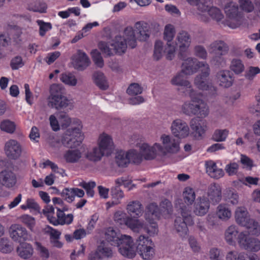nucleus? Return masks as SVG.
<instances>
[{
    "mask_svg": "<svg viewBox=\"0 0 260 260\" xmlns=\"http://www.w3.org/2000/svg\"><path fill=\"white\" fill-rule=\"evenodd\" d=\"M184 201L177 199L175 203V208L181 214L183 219L178 217L175 220V228L179 235L183 238L185 237L188 233L187 225L193 223L192 217L190 216L191 209L190 206L192 204L196 199L194 190L189 187H185L182 194Z\"/></svg>",
    "mask_w": 260,
    "mask_h": 260,
    "instance_id": "1",
    "label": "nucleus"
},
{
    "mask_svg": "<svg viewBox=\"0 0 260 260\" xmlns=\"http://www.w3.org/2000/svg\"><path fill=\"white\" fill-rule=\"evenodd\" d=\"M199 70H200L201 74L194 78V86L203 91L214 90V86L209 78L210 69L208 63L192 57L187 58L182 63V71L185 75L193 74Z\"/></svg>",
    "mask_w": 260,
    "mask_h": 260,
    "instance_id": "2",
    "label": "nucleus"
},
{
    "mask_svg": "<svg viewBox=\"0 0 260 260\" xmlns=\"http://www.w3.org/2000/svg\"><path fill=\"white\" fill-rule=\"evenodd\" d=\"M137 46V38L135 30L131 26L125 28L122 36H117L110 44L105 42H101L98 45L100 50L108 56L112 55L114 53L119 54L123 53L127 46L132 48Z\"/></svg>",
    "mask_w": 260,
    "mask_h": 260,
    "instance_id": "3",
    "label": "nucleus"
},
{
    "mask_svg": "<svg viewBox=\"0 0 260 260\" xmlns=\"http://www.w3.org/2000/svg\"><path fill=\"white\" fill-rule=\"evenodd\" d=\"M60 127L68 128L62 136L61 142L69 147L77 146L83 140L84 134L81 121L76 118H71L66 114L60 113Z\"/></svg>",
    "mask_w": 260,
    "mask_h": 260,
    "instance_id": "4",
    "label": "nucleus"
},
{
    "mask_svg": "<svg viewBox=\"0 0 260 260\" xmlns=\"http://www.w3.org/2000/svg\"><path fill=\"white\" fill-rule=\"evenodd\" d=\"M238 6L234 2L228 3L224 7L226 15L225 24L232 28L240 26L244 20V13H251L254 10L251 0H238Z\"/></svg>",
    "mask_w": 260,
    "mask_h": 260,
    "instance_id": "5",
    "label": "nucleus"
},
{
    "mask_svg": "<svg viewBox=\"0 0 260 260\" xmlns=\"http://www.w3.org/2000/svg\"><path fill=\"white\" fill-rule=\"evenodd\" d=\"M103 233L107 242L117 246L122 256L128 258H133L136 256L134 241L131 236L121 234L119 231L113 227L105 228Z\"/></svg>",
    "mask_w": 260,
    "mask_h": 260,
    "instance_id": "6",
    "label": "nucleus"
},
{
    "mask_svg": "<svg viewBox=\"0 0 260 260\" xmlns=\"http://www.w3.org/2000/svg\"><path fill=\"white\" fill-rule=\"evenodd\" d=\"M159 140L161 143L156 142L152 146H143V150L147 151L146 156L148 158H155L158 155L165 156L168 154H174L179 151V142L172 136L163 134L160 135Z\"/></svg>",
    "mask_w": 260,
    "mask_h": 260,
    "instance_id": "7",
    "label": "nucleus"
},
{
    "mask_svg": "<svg viewBox=\"0 0 260 260\" xmlns=\"http://www.w3.org/2000/svg\"><path fill=\"white\" fill-rule=\"evenodd\" d=\"M184 95H188L190 101L185 102L181 106V112L189 116L198 115L200 117H206L209 112L207 104L203 100V94L194 89L192 90Z\"/></svg>",
    "mask_w": 260,
    "mask_h": 260,
    "instance_id": "8",
    "label": "nucleus"
},
{
    "mask_svg": "<svg viewBox=\"0 0 260 260\" xmlns=\"http://www.w3.org/2000/svg\"><path fill=\"white\" fill-rule=\"evenodd\" d=\"M160 212L157 205L154 203L148 205L145 209L144 218L148 224L146 225L143 220L144 227L141 230H143L150 236H154L158 233V228L156 221L159 220L160 217Z\"/></svg>",
    "mask_w": 260,
    "mask_h": 260,
    "instance_id": "9",
    "label": "nucleus"
},
{
    "mask_svg": "<svg viewBox=\"0 0 260 260\" xmlns=\"http://www.w3.org/2000/svg\"><path fill=\"white\" fill-rule=\"evenodd\" d=\"M136 250L144 260H151L155 255V245L148 236L140 235L135 242Z\"/></svg>",
    "mask_w": 260,
    "mask_h": 260,
    "instance_id": "10",
    "label": "nucleus"
},
{
    "mask_svg": "<svg viewBox=\"0 0 260 260\" xmlns=\"http://www.w3.org/2000/svg\"><path fill=\"white\" fill-rule=\"evenodd\" d=\"M113 219L117 224L120 225H125L134 232L140 233L144 227L142 220L128 216L123 211H116L114 214Z\"/></svg>",
    "mask_w": 260,
    "mask_h": 260,
    "instance_id": "11",
    "label": "nucleus"
},
{
    "mask_svg": "<svg viewBox=\"0 0 260 260\" xmlns=\"http://www.w3.org/2000/svg\"><path fill=\"white\" fill-rule=\"evenodd\" d=\"M170 128L174 136L178 139L186 138L190 134V129L187 123L180 119H176L173 121Z\"/></svg>",
    "mask_w": 260,
    "mask_h": 260,
    "instance_id": "12",
    "label": "nucleus"
},
{
    "mask_svg": "<svg viewBox=\"0 0 260 260\" xmlns=\"http://www.w3.org/2000/svg\"><path fill=\"white\" fill-rule=\"evenodd\" d=\"M240 248L252 252L260 250V240L255 238H250L248 233L246 235L242 234L239 241Z\"/></svg>",
    "mask_w": 260,
    "mask_h": 260,
    "instance_id": "13",
    "label": "nucleus"
},
{
    "mask_svg": "<svg viewBox=\"0 0 260 260\" xmlns=\"http://www.w3.org/2000/svg\"><path fill=\"white\" fill-rule=\"evenodd\" d=\"M9 234L14 241L20 242L22 241L31 240V237L26 229L20 224L11 225L9 229Z\"/></svg>",
    "mask_w": 260,
    "mask_h": 260,
    "instance_id": "14",
    "label": "nucleus"
},
{
    "mask_svg": "<svg viewBox=\"0 0 260 260\" xmlns=\"http://www.w3.org/2000/svg\"><path fill=\"white\" fill-rule=\"evenodd\" d=\"M247 232H239L238 227L235 224H231L227 227L224 231V237L226 242L232 246L239 245L240 235H246Z\"/></svg>",
    "mask_w": 260,
    "mask_h": 260,
    "instance_id": "15",
    "label": "nucleus"
},
{
    "mask_svg": "<svg viewBox=\"0 0 260 260\" xmlns=\"http://www.w3.org/2000/svg\"><path fill=\"white\" fill-rule=\"evenodd\" d=\"M183 74L184 73L181 71V72L175 75L170 82L172 85L179 86L178 90L184 94L194 89L190 82L185 79Z\"/></svg>",
    "mask_w": 260,
    "mask_h": 260,
    "instance_id": "16",
    "label": "nucleus"
},
{
    "mask_svg": "<svg viewBox=\"0 0 260 260\" xmlns=\"http://www.w3.org/2000/svg\"><path fill=\"white\" fill-rule=\"evenodd\" d=\"M5 151L6 155L9 158L16 159L21 155V146L17 141L11 139L6 143L5 145Z\"/></svg>",
    "mask_w": 260,
    "mask_h": 260,
    "instance_id": "17",
    "label": "nucleus"
},
{
    "mask_svg": "<svg viewBox=\"0 0 260 260\" xmlns=\"http://www.w3.org/2000/svg\"><path fill=\"white\" fill-rule=\"evenodd\" d=\"M96 143L98 147L106 153V155L109 154L114 149V142L111 136L105 132L99 135Z\"/></svg>",
    "mask_w": 260,
    "mask_h": 260,
    "instance_id": "18",
    "label": "nucleus"
},
{
    "mask_svg": "<svg viewBox=\"0 0 260 260\" xmlns=\"http://www.w3.org/2000/svg\"><path fill=\"white\" fill-rule=\"evenodd\" d=\"M17 183L16 174L11 170L5 169L0 172V184L2 187L10 189L14 187Z\"/></svg>",
    "mask_w": 260,
    "mask_h": 260,
    "instance_id": "19",
    "label": "nucleus"
},
{
    "mask_svg": "<svg viewBox=\"0 0 260 260\" xmlns=\"http://www.w3.org/2000/svg\"><path fill=\"white\" fill-rule=\"evenodd\" d=\"M189 124L193 138L196 140L202 139L207 130L206 123L197 119H192Z\"/></svg>",
    "mask_w": 260,
    "mask_h": 260,
    "instance_id": "20",
    "label": "nucleus"
},
{
    "mask_svg": "<svg viewBox=\"0 0 260 260\" xmlns=\"http://www.w3.org/2000/svg\"><path fill=\"white\" fill-rule=\"evenodd\" d=\"M152 24L145 21H138L135 24V30L137 33V39L140 41H146L150 37Z\"/></svg>",
    "mask_w": 260,
    "mask_h": 260,
    "instance_id": "21",
    "label": "nucleus"
},
{
    "mask_svg": "<svg viewBox=\"0 0 260 260\" xmlns=\"http://www.w3.org/2000/svg\"><path fill=\"white\" fill-rule=\"evenodd\" d=\"M72 63L75 69L82 70L89 65L90 60L85 52L78 50L72 57Z\"/></svg>",
    "mask_w": 260,
    "mask_h": 260,
    "instance_id": "22",
    "label": "nucleus"
},
{
    "mask_svg": "<svg viewBox=\"0 0 260 260\" xmlns=\"http://www.w3.org/2000/svg\"><path fill=\"white\" fill-rule=\"evenodd\" d=\"M144 145H149L147 143H143L140 146V151L138 152L135 149H131L127 151L129 162L135 164L140 163L143 159H152L154 158H148L146 156L147 151L143 150V147Z\"/></svg>",
    "mask_w": 260,
    "mask_h": 260,
    "instance_id": "23",
    "label": "nucleus"
},
{
    "mask_svg": "<svg viewBox=\"0 0 260 260\" xmlns=\"http://www.w3.org/2000/svg\"><path fill=\"white\" fill-rule=\"evenodd\" d=\"M191 43V38L189 34L186 31H181L177 34L175 44L180 52H184L188 49Z\"/></svg>",
    "mask_w": 260,
    "mask_h": 260,
    "instance_id": "24",
    "label": "nucleus"
},
{
    "mask_svg": "<svg viewBox=\"0 0 260 260\" xmlns=\"http://www.w3.org/2000/svg\"><path fill=\"white\" fill-rule=\"evenodd\" d=\"M234 217L236 223L242 226L247 225V223L251 219L245 206H240L236 208L234 212Z\"/></svg>",
    "mask_w": 260,
    "mask_h": 260,
    "instance_id": "25",
    "label": "nucleus"
},
{
    "mask_svg": "<svg viewBox=\"0 0 260 260\" xmlns=\"http://www.w3.org/2000/svg\"><path fill=\"white\" fill-rule=\"evenodd\" d=\"M210 208V202L206 197L203 196L197 199L193 205V213L198 216L206 214Z\"/></svg>",
    "mask_w": 260,
    "mask_h": 260,
    "instance_id": "26",
    "label": "nucleus"
},
{
    "mask_svg": "<svg viewBox=\"0 0 260 260\" xmlns=\"http://www.w3.org/2000/svg\"><path fill=\"white\" fill-rule=\"evenodd\" d=\"M188 2L192 5H196L197 10L193 12V15L197 19L206 20L205 13L207 7H209L210 0H187Z\"/></svg>",
    "mask_w": 260,
    "mask_h": 260,
    "instance_id": "27",
    "label": "nucleus"
},
{
    "mask_svg": "<svg viewBox=\"0 0 260 260\" xmlns=\"http://www.w3.org/2000/svg\"><path fill=\"white\" fill-rule=\"evenodd\" d=\"M215 215L218 219L226 222L232 217V211L229 205L220 203L216 207Z\"/></svg>",
    "mask_w": 260,
    "mask_h": 260,
    "instance_id": "28",
    "label": "nucleus"
},
{
    "mask_svg": "<svg viewBox=\"0 0 260 260\" xmlns=\"http://www.w3.org/2000/svg\"><path fill=\"white\" fill-rule=\"evenodd\" d=\"M208 5L209 7H207L206 10V13H205V16H206V19H199L204 22H207L209 20V16L212 19L216 20V21L219 22L221 21L223 19L224 16L221 10L217 7L212 6L211 0H210Z\"/></svg>",
    "mask_w": 260,
    "mask_h": 260,
    "instance_id": "29",
    "label": "nucleus"
},
{
    "mask_svg": "<svg viewBox=\"0 0 260 260\" xmlns=\"http://www.w3.org/2000/svg\"><path fill=\"white\" fill-rule=\"evenodd\" d=\"M127 213L134 218L139 219L143 213V207L138 201H132L128 202L126 206Z\"/></svg>",
    "mask_w": 260,
    "mask_h": 260,
    "instance_id": "30",
    "label": "nucleus"
},
{
    "mask_svg": "<svg viewBox=\"0 0 260 260\" xmlns=\"http://www.w3.org/2000/svg\"><path fill=\"white\" fill-rule=\"evenodd\" d=\"M217 79L219 84L224 88H228L233 85L234 79L229 70H221L217 73Z\"/></svg>",
    "mask_w": 260,
    "mask_h": 260,
    "instance_id": "31",
    "label": "nucleus"
},
{
    "mask_svg": "<svg viewBox=\"0 0 260 260\" xmlns=\"http://www.w3.org/2000/svg\"><path fill=\"white\" fill-rule=\"evenodd\" d=\"M70 100L63 94L55 98L48 99V104L49 107L59 110L66 108L70 104Z\"/></svg>",
    "mask_w": 260,
    "mask_h": 260,
    "instance_id": "32",
    "label": "nucleus"
},
{
    "mask_svg": "<svg viewBox=\"0 0 260 260\" xmlns=\"http://www.w3.org/2000/svg\"><path fill=\"white\" fill-rule=\"evenodd\" d=\"M16 252L21 258L27 259L33 255L34 250L32 246L30 243L21 242L16 248Z\"/></svg>",
    "mask_w": 260,
    "mask_h": 260,
    "instance_id": "33",
    "label": "nucleus"
},
{
    "mask_svg": "<svg viewBox=\"0 0 260 260\" xmlns=\"http://www.w3.org/2000/svg\"><path fill=\"white\" fill-rule=\"evenodd\" d=\"M206 172L212 178L219 179L224 176L222 169L217 168L216 163L213 160H208L205 162Z\"/></svg>",
    "mask_w": 260,
    "mask_h": 260,
    "instance_id": "34",
    "label": "nucleus"
},
{
    "mask_svg": "<svg viewBox=\"0 0 260 260\" xmlns=\"http://www.w3.org/2000/svg\"><path fill=\"white\" fill-rule=\"evenodd\" d=\"M113 256V251L110 247L99 245L95 251L91 252L89 256L96 260L103 258H109Z\"/></svg>",
    "mask_w": 260,
    "mask_h": 260,
    "instance_id": "35",
    "label": "nucleus"
},
{
    "mask_svg": "<svg viewBox=\"0 0 260 260\" xmlns=\"http://www.w3.org/2000/svg\"><path fill=\"white\" fill-rule=\"evenodd\" d=\"M207 199L214 203L219 202L221 199V190L219 186L215 184H211L207 191Z\"/></svg>",
    "mask_w": 260,
    "mask_h": 260,
    "instance_id": "36",
    "label": "nucleus"
},
{
    "mask_svg": "<svg viewBox=\"0 0 260 260\" xmlns=\"http://www.w3.org/2000/svg\"><path fill=\"white\" fill-rule=\"evenodd\" d=\"M112 200L106 203V209L108 210L112 207L117 205L121 203V200L124 198V195L123 192L117 188L112 189Z\"/></svg>",
    "mask_w": 260,
    "mask_h": 260,
    "instance_id": "37",
    "label": "nucleus"
},
{
    "mask_svg": "<svg viewBox=\"0 0 260 260\" xmlns=\"http://www.w3.org/2000/svg\"><path fill=\"white\" fill-rule=\"evenodd\" d=\"M224 200L233 206L238 204L239 196L238 193L232 188H226L223 194Z\"/></svg>",
    "mask_w": 260,
    "mask_h": 260,
    "instance_id": "38",
    "label": "nucleus"
},
{
    "mask_svg": "<svg viewBox=\"0 0 260 260\" xmlns=\"http://www.w3.org/2000/svg\"><path fill=\"white\" fill-rule=\"evenodd\" d=\"M92 79L94 83L101 89L105 90L109 88V82L103 73L101 72L94 73Z\"/></svg>",
    "mask_w": 260,
    "mask_h": 260,
    "instance_id": "39",
    "label": "nucleus"
},
{
    "mask_svg": "<svg viewBox=\"0 0 260 260\" xmlns=\"http://www.w3.org/2000/svg\"><path fill=\"white\" fill-rule=\"evenodd\" d=\"M73 218L72 214H66L60 209H58V212H56V221L54 225L70 224L72 222Z\"/></svg>",
    "mask_w": 260,
    "mask_h": 260,
    "instance_id": "40",
    "label": "nucleus"
},
{
    "mask_svg": "<svg viewBox=\"0 0 260 260\" xmlns=\"http://www.w3.org/2000/svg\"><path fill=\"white\" fill-rule=\"evenodd\" d=\"M104 155H106V153L99 147L95 146L92 149L88 151L85 156L88 159L91 161H98L100 160Z\"/></svg>",
    "mask_w": 260,
    "mask_h": 260,
    "instance_id": "41",
    "label": "nucleus"
},
{
    "mask_svg": "<svg viewBox=\"0 0 260 260\" xmlns=\"http://www.w3.org/2000/svg\"><path fill=\"white\" fill-rule=\"evenodd\" d=\"M82 153L78 149H71L67 151L64 154V158L67 162L75 163L79 161Z\"/></svg>",
    "mask_w": 260,
    "mask_h": 260,
    "instance_id": "42",
    "label": "nucleus"
},
{
    "mask_svg": "<svg viewBox=\"0 0 260 260\" xmlns=\"http://www.w3.org/2000/svg\"><path fill=\"white\" fill-rule=\"evenodd\" d=\"M60 80L65 85L69 86H76L78 84L77 77L71 73L62 74L60 75Z\"/></svg>",
    "mask_w": 260,
    "mask_h": 260,
    "instance_id": "43",
    "label": "nucleus"
},
{
    "mask_svg": "<svg viewBox=\"0 0 260 260\" xmlns=\"http://www.w3.org/2000/svg\"><path fill=\"white\" fill-rule=\"evenodd\" d=\"M21 210L25 211L29 209L30 212H39L40 207L36 200L31 198H27L24 203L20 206Z\"/></svg>",
    "mask_w": 260,
    "mask_h": 260,
    "instance_id": "44",
    "label": "nucleus"
},
{
    "mask_svg": "<svg viewBox=\"0 0 260 260\" xmlns=\"http://www.w3.org/2000/svg\"><path fill=\"white\" fill-rule=\"evenodd\" d=\"M176 34V30L173 25L171 24H167L164 28L163 38L167 42V44L173 43L172 41L174 39Z\"/></svg>",
    "mask_w": 260,
    "mask_h": 260,
    "instance_id": "45",
    "label": "nucleus"
},
{
    "mask_svg": "<svg viewBox=\"0 0 260 260\" xmlns=\"http://www.w3.org/2000/svg\"><path fill=\"white\" fill-rule=\"evenodd\" d=\"M209 50L211 53L216 52L218 51L221 55L226 52L227 46L223 41H215L209 45Z\"/></svg>",
    "mask_w": 260,
    "mask_h": 260,
    "instance_id": "46",
    "label": "nucleus"
},
{
    "mask_svg": "<svg viewBox=\"0 0 260 260\" xmlns=\"http://www.w3.org/2000/svg\"><path fill=\"white\" fill-rule=\"evenodd\" d=\"M49 122L52 130L57 132L60 129V112H56L49 116Z\"/></svg>",
    "mask_w": 260,
    "mask_h": 260,
    "instance_id": "47",
    "label": "nucleus"
},
{
    "mask_svg": "<svg viewBox=\"0 0 260 260\" xmlns=\"http://www.w3.org/2000/svg\"><path fill=\"white\" fill-rule=\"evenodd\" d=\"M115 161L118 166L126 167L129 163L127 151L123 150L118 151L115 156Z\"/></svg>",
    "mask_w": 260,
    "mask_h": 260,
    "instance_id": "48",
    "label": "nucleus"
},
{
    "mask_svg": "<svg viewBox=\"0 0 260 260\" xmlns=\"http://www.w3.org/2000/svg\"><path fill=\"white\" fill-rule=\"evenodd\" d=\"M0 129L7 133L13 134L16 130V124L10 120L5 119L0 123Z\"/></svg>",
    "mask_w": 260,
    "mask_h": 260,
    "instance_id": "49",
    "label": "nucleus"
},
{
    "mask_svg": "<svg viewBox=\"0 0 260 260\" xmlns=\"http://www.w3.org/2000/svg\"><path fill=\"white\" fill-rule=\"evenodd\" d=\"M14 249L12 242L7 238L0 239V252L3 253H10Z\"/></svg>",
    "mask_w": 260,
    "mask_h": 260,
    "instance_id": "50",
    "label": "nucleus"
},
{
    "mask_svg": "<svg viewBox=\"0 0 260 260\" xmlns=\"http://www.w3.org/2000/svg\"><path fill=\"white\" fill-rule=\"evenodd\" d=\"M165 53V48L162 41L157 40L154 44L153 58L155 60H159Z\"/></svg>",
    "mask_w": 260,
    "mask_h": 260,
    "instance_id": "51",
    "label": "nucleus"
},
{
    "mask_svg": "<svg viewBox=\"0 0 260 260\" xmlns=\"http://www.w3.org/2000/svg\"><path fill=\"white\" fill-rule=\"evenodd\" d=\"M35 244L36 250L40 258L43 260L48 259L50 257V252L48 248L38 242H35Z\"/></svg>",
    "mask_w": 260,
    "mask_h": 260,
    "instance_id": "52",
    "label": "nucleus"
},
{
    "mask_svg": "<svg viewBox=\"0 0 260 260\" xmlns=\"http://www.w3.org/2000/svg\"><path fill=\"white\" fill-rule=\"evenodd\" d=\"M229 134V131L227 129H217L214 131L212 139L215 142H224L226 140Z\"/></svg>",
    "mask_w": 260,
    "mask_h": 260,
    "instance_id": "53",
    "label": "nucleus"
},
{
    "mask_svg": "<svg viewBox=\"0 0 260 260\" xmlns=\"http://www.w3.org/2000/svg\"><path fill=\"white\" fill-rule=\"evenodd\" d=\"M43 215L47 218L49 222L54 225L56 221L54 208L51 205L46 206L42 211Z\"/></svg>",
    "mask_w": 260,
    "mask_h": 260,
    "instance_id": "54",
    "label": "nucleus"
},
{
    "mask_svg": "<svg viewBox=\"0 0 260 260\" xmlns=\"http://www.w3.org/2000/svg\"><path fill=\"white\" fill-rule=\"evenodd\" d=\"M162 216L166 218H169L173 211L172 205L170 201L165 200L160 205Z\"/></svg>",
    "mask_w": 260,
    "mask_h": 260,
    "instance_id": "55",
    "label": "nucleus"
},
{
    "mask_svg": "<svg viewBox=\"0 0 260 260\" xmlns=\"http://www.w3.org/2000/svg\"><path fill=\"white\" fill-rule=\"evenodd\" d=\"M64 87L60 84H53L50 87V95L48 99L55 98L64 94Z\"/></svg>",
    "mask_w": 260,
    "mask_h": 260,
    "instance_id": "56",
    "label": "nucleus"
},
{
    "mask_svg": "<svg viewBox=\"0 0 260 260\" xmlns=\"http://www.w3.org/2000/svg\"><path fill=\"white\" fill-rule=\"evenodd\" d=\"M246 257L244 252L233 250L227 252L225 260H245Z\"/></svg>",
    "mask_w": 260,
    "mask_h": 260,
    "instance_id": "57",
    "label": "nucleus"
},
{
    "mask_svg": "<svg viewBox=\"0 0 260 260\" xmlns=\"http://www.w3.org/2000/svg\"><path fill=\"white\" fill-rule=\"evenodd\" d=\"M244 227L247 228L249 232L253 235L258 236L260 235V224L257 221L251 219Z\"/></svg>",
    "mask_w": 260,
    "mask_h": 260,
    "instance_id": "58",
    "label": "nucleus"
},
{
    "mask_svg": "<svg viewBox=\"0 0 260 260\" xmlns=\"http://www.w3.org/2000/svg\"><path fill=\"white\" fill-rule=\"evenodd\" d=\"M115 183L118 186L123 185L124 187L130 190L135 187V185L132 183V180L128 177H121L115 180Z\"/></svg>",
    "mask_w": 260,
    "mask_h": 260,
    "instance_id": "59",
    "label": "nucleus"
},
{
    "mask_svg": "<svg viewBox=\"0 0 260 260\" xmlns=\"http://www.w3.org/2000/svg\"><path fill=\"white\" fill-rule=\"evenodd\" d=\"M230 69L235 74H239L244 71L245 68L241 60L234 59L231 61Z\"/></svg>",
    "mask_w": 260,
    "mask_h": 260,
    "instance_id": "60",
    "label": "nucleus"
},
{
    "mask_svg": "<svg viewBox=\"0 0 260 260\" xmlns=\"http://www.w3.org/2000/svg\"><path fill=\"white\" fill-rule=\"evenodd\" d=\"M37 23L39 26V34L41 36L43 37L47 32L52 28V25L49 22H45L41 20H37Z\"/></svg>",
    "mask_w": 260,
    "mask_h": 260,
    "instance_id": "61",
    "label": "nucleus"
},
{
    "mask_svg": "<svg viewBox=\"0 0 260 260\" xmlns=\"http://www.w3.org/2000/svg\"><path fill=\"white\" fill-rule=\"evenodd\" d=\"M25 64L24 61L21 56L17 55L13 58L11 60L10 67L13 70H18L24 66Z\"/></svg>",
    "mask_w": 260,
    "mask_h": 260,
    "instance_id": "62",
    "label": "nucleus"
},
{
    "mask_svg": "<svg viewBox=\"0 0 260 260\" xmlns=\"http://www.w3.org/2000/svg\"><path fill=\"white\" fill-rule=\"evenodd\" d=\"M91 55L95 65L99 68L104 66V60L99 51L94 49L91 52Z\"/></svg>",
    "mask_w": 260,
    "mask_h": 260,
    "instance_id": "63",
    "label": "nucleus"
},
{
    "mask_svg": "<svg viewBox=\"0 0 260 260\" xmlns=\"http://www.w3.org/2000/svg\"><path fill=\"white\" fill-rule=\"evenodd\" d=\"M177 47L174 43L167 44V47L165 48V53L166 58L168 59L172 60L175 57Z\"/></svg>",
    "mask_w": 260,
    "mask_h": 260,
    "instance_id": "64",
    "label": "nucleus"
}]
</instances>
